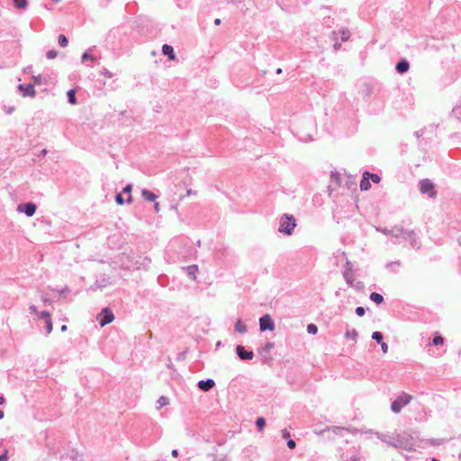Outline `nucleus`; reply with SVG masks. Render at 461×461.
Returning a JSON list of instances; mask_svg holds the SVG:
<instances>
[{
	"instance_id": "1",
	"label": "nucleus",
	"mask_w": 461,
	"mask_h": 461,
	"mask_svg": "<svg viewBox=\"0 0 461 461\" xmlns=\"http://www.w3.org/2000/svg\"><path fill=\"white\" fill-rule=\"evenodd\" d=\"M295 226V218L293 215L285 213L280 218L278 231L284 235L290 236L293 234Z\"/></svg>"
},
{
	"instance_id": "2",
	"label": "nucleus",
	"mask_w": 461,
	"mask_h": 461,
	"mask_svg": "<svg viewBox=\"0 0 461 461\" xmlns=\"http://www.w3.org/2000/svg\"><path fill=\"white\" fill-rule=\"evenodd\" d=\"M393 447L404 450H412L414 447L412 437L406 434H395Z\"/></svg>"
},
{
	"instance_id": "3",
	"label": "nucleus",
	"mask_w": 461,
	"mask_h": 461,
	"mask_svg": "<svg viewBox=\"0 0 461 461\" xmlns=\"http://www.w3.org/2000/svg\"><path fill=\"white\" fill-rule=\"evenodd\" d=\"M412 399V396L407 393H402L394 401L391 403V410L393 413H399L402 409L409 404Z\"/></svg>"
},
{
	"instance_id": "4",
	"label": "nucleus",
	"mask_w": 461,
	"mask_h": 461,
	"mask_svg": "<svg viewBox=\"0 0 461 461\" xmlns=\"http://www.w3.org/2000/svg\"><path fill=\"white\" fill-rule=\"evenodd\" d=\"M113 320L114 314L109 307L102 309V311L96 316V321L102 328L110 324Z\"/></svg>"
},
{
	"instance_id": "5",
	"label": "nucleus",
	"mask_w": 461,
	"mask_h": 461,
	"mask_svg": "<svg viewBox=\"0 0 461 461\" xmlns=\"http://www.w3.org/2000/svg\"><path fill=\"white\" fill-rule=\"evenodd\" d=\"M403 240L409 241L410 245L415 250L420 249L421 243L417 238V234L414 230H408L402 228V234L400 237Z\"/></svg>"
},
{
	"instance_id": "6",
	"label": "nucleus",
	"mask_w": 461,
	"mask_h": 461,
	"mask_svg": "<svg viewBox=\"0 0 461 461\" xmlns=\"http://www.w3.org/2000/svg\"><path fill=\"white\" fill-rule=\"evenodd\" d=\"M420 191L423 194H427L429 198H434L437 195L435 185L428 178L422 179L419 183Z\"/></svg>"
},
{
	"instance_id": "7",
	"label": "nucleus",
	"mask_w": 461,
	"mask_h": 461,
	"mask_svg": "<svg viewBox=\"0 0 461 461\" xmlns=\"http://www.w3.org/2000/svg\"><path fill=\"white\" fill-rule=\"evenodd\" d=\"M275 322L270 314L266 313L259 318L260 331H273L275 330Z\"/></svg>"
},
{
	"instance_id": "8",
	"label": "nucleus",
	"mask_w": 461,
	"mask_h": 461,
	"mask_svg": "<svg viewBox=\"0 0 461 461\" xmlns=\"http://www.w3.org/2000/svg\"><path fill=\"white\" fill-rule=\"evenodd\" d=\"M36 210L37 205L32 202L23 203L17 206V211L19 212H23L28 217L33 216L36 212Z\"/></svg>"
},
{
	"instance_id": "9",
	"label": "nucleus",
	"mask_w": 461,
	"mask_h": 461,
	"mask_svg": "<svg viewBox=\"0 0 461 461\" xmlns=\"http://www.w3.org/2000/svg\"><path fill=\"white\" fill-rule=\"evenodd\" d=\"M235 351L239 359L241 361H249L254 357L253 350H247L243 345H237Z\"/></svg>"
},
{
	"instance_id": "10",
	"label": "nucleus",
	"mask_w": 461,
	"mask_h": 461,
	"mask_svg": "<svg viewBox=\"0 0 461 461\" xmlns=\"http://www.w3.org/2000/svg\"><path fill=\"white\" fill-rule=\"evenodd\" d=\"M342 275H343V277H344L346 283L349 285H352L353 282L355 280V276L353 273V265L349 260L346 261L344 269L342 271Z\"/></svg>"
},
{
	"instance_id": "11",
	"label": "nucleus",
	"mask_w": 461,
	"mask_h": 461,
	"mask_svg": "<svg viewBox=\"0 0 461 461\" xmlns=\"http://www.w3.org/2000/svg\"><path fill=\"white\" fill-rule=\"evenodd\" d=\"M17 88L23 97H34L36 95L33 84H20Z\"/></svg>"
},
{
	"instance_id": "12",
	"label": "nucleus",
	"mask_w": 461,
	"mask_h": 461,
	"mask_svg": "<svg viewBox=\"0 0 461 461\" xmlns=\"http://www.w3.org/2000/svg\"><path fill=\"white\" fill-rule=\"evenodd\" d=\"M376 230L386 236H392L395 239H399L402 234V227L398 225H395L392 229L377 228Z\"/></svg>"
},
{
	"instance_id": "13",
	"label": "nucleus",
	"mask_w": 461,
	"mask_h": 461,
	"mask_svg": "<svg viewBox=\"0 0 461 461\" xmlns=\"http://www.w3.org/2000/svg\"><path fill=\"white\" fill-rule=\"evenodd\" d=\"M275 344L273 342H267L263 347L258 349V354L264 358L263 362L267 363V360L271 358L269 357L270 350L274 348Z\"/></svg>"
},
{
	"instance_id": "14",
	"label": "nucleus",
	"mask_w": 461,
	"mask_h": 461,
	"mask_svg": "<svg viewBox=\"0 0 461 461\" xmlns=\"http://www.w3.org/2000/svg\"><path fill=\"white\" fill-rule=\"evenodd\" d=\"M215 386V382L212 378H207L205 380H200L197 383V387L203 392H209Z\"/></svg>"
},
{
	"instance_id": "15",
	"label": "nucleus",
	"mask_w": 461,
	"mask_h": 461,
	"mask_svg": "<svg viewBox=\"0 0 461 461\" xmlns=\"http://www.w3.org/2000/svg\"><path fill=\"white\" fill-rule=\"evenodd\" d=\"M410 68V63L406 59H401L395 66V70L397 73L402 75L406 73Z\"/></svg>"
},
{
	"instance_id": "16",
	"label": "nucleus",
	"mask_w": 461,
	"mask_h": 461,
	"mask_svg": "<svg viewBox=\"0 0 461 461\" xmlns=\"http://www.w3.org/2000/svg\"><path fill=\"white\" fill-rule=\"evenodd\" d=\"M151 264V259L148 257L136 260L135 265L137 269L148 270Z\"/></svg>"
},
{
	"instance_id": "17",
	"label": "nucleus",
	"mask_w": 461,
	"mask_h": 461,
	"mask_svg": "<svg viewBox=\"0 0 461 461\" xmlns=\"http://www.w3.org/2000/svg\"><path fill=\"white\" fill-rule=\"evenodd\" d=\"M162 53L167 57L169 60H175L176 58L173 47L168 44H164L162 46Z\"/></svg>"
},
{
	"instance_id": "18",
	"label": "nucleus",
	"mask_w": 461,
	"mask_h": 461,
	"mask_svg": "<svg viewBox=\"0 0 461 461\" xmlns=\"http://www.w3.org/2000/svg\"><path fill=\"white\" fill-rule=\"evenodd\" d=\"M377 438L386 443L388 446H391V447H393V442H394V438H395V434H384V433H379Z\"/></svg>"
},
{
	"instance_id": "19",
	"label": "nucleus",
	"mask_w": 461,
	"mask_h": 461,
	"mask_svg": "<svg viewBox=\"0 0 461 461\" xmlns=\"http://www.w3.org/2000/svg\"><path fill=\"white\" fill-rule=\"evenodd\" d=\"M359 187L361 191H367L371 188L370 179L367 176H365V172L362 175V179L360 180Z\"/></svg>"
},
{
	"instance_id": "20",
	"label": "nucleus",
	"mask_w": 461,
	"mask_h": 461,
	"mask_svg": "<svg viewBox=\"0 0 461 461\" xmlns=\"http://www.w3.org/2000/svg\"><path fill=\"white\" fill-rule=\"evenodd\" d=\"M197 273H198V266L197 265H191L186 267V274L190 279L195 280Z\"/></svg>"
},
{
	"instance_id": "21",
	"label": "nucleus",
	"mask_w": 461,
	"mask_h": 461,
	"mask_svg": "<svg viewBox=\"0 0 461 461\" xmlns=\"http://www.w3.org/2000/svg\"><path fill=\"white\" fill-rule=\"evenodd\" d=\"M234 330L238 333L245 334L248 332L247 326L242 322L240 319H238L234 325Z\"/></svg>"
},
{
	"instance_id": "22",
	"label": "nucleus",
	"mask_w": 461,
	"mask_h": 461,
	"mask_svg": "<svg viewBox=\"0 0 461 461\" xmlns=\"http://www.w3.org/2000/svg\"><path fill=\"white\" fill-rule=\"evenodd\" d=\"M369 299L377 305L383 303L384 301V296L376 292H372L369 295Z\"/></svg>"
},
{
	"instance_id": "23",
	"label": "nucleus",
	"mask_w": 461,
	"mask_h": 461,
	"mask_svg": "<svg viewBox=\"0 0 461 461\" xmlns=\"http://www.w3.org/2000/svg\"><path fill=\"white\" fill-rule=\"evenodd\" d=\"M141 196L146 201H149V202H154L158 198V196L153 192H151L148 189H143L141 191Z\"/></svg>"
},
{
	"instance_id": "24",
	"label": "nucleus",
	"mask_w": 461,
	"mask_h": 461,
	"mask_svg": "<svg viewBox=\"0 0 461 461\" xmlns=\"http://www.w3.org/2000/svg\"><path fill=\"white\" fill-rule=\"evenodd\" d=\"M67 96H68V102L70 104H77V96H76V90L75 89H69L67 92Z\"/></svg>"
},
{
	"instance_id": "25",
	"label": "nucleus",
	"mask_w": 461,
	"mask_h": 461,
	"mask_svg": "<svg viewBox=\"0 0 461 461\" xmlns=\"http://www.w3.org/2000/svg\"><path fill=\"white\" fill-rule=\"evenodd\" d=\"M16 9L24 10L28 7V0H13Z\"/></svg>"
},
{
	"instance_id": "26",
	"label": "nucleus",
	"mask_w": 461,
	"mask_h": 461,
	"mask_svg": "<svg viewBox=\"0 0 461 461\" xmlns=\"http://www.w3.org/2000/svg\"><path fill=\"white\" fill-rule=\"evenodd\" d=\"M131 190H132V185L131 184H128L126 185L123 189H122V193L124 194H128V197L126 199V203H131L132 202V196H131Z\"/></svg>"
},
{
	"instance_id": "27",
	"label": "nucleus",
	"mask_w": 461,
	"mask_h": 461,
	"mask_svg": "<svg viewBox=\"0 0 461 461\" xmlns=\"http://www.w3.org/2000/svg\"><path fill=\"white\" fill-rule=\"evenodd\" d=\"M444 343V338L438 333L435 332L432 339V345L438 346Z\"/></svg>"
},
{
	"instance_id": "28",
	"label": "nucleus",
	"mask_w": 461,
	"mask_h": 461,
	"mask_svg": "<svg viewBox=\"0 0 461 461\" xmlns=\"http://www.w3.org/2000/svg\"><path fill=\"white\" fill-rule=\"evenodd\" d=\"M169 404V399L166 396H160L157 401V409H160Z\"/></svg>"
},
{
	"instance_id": "29",
	"label": "nucleus",
	"mask_w": 461,
	"mask_h": 461,
	"mask_svg": "<svg viewBox=\"0 0 461 461\" xmlns=\"http://www.w3.org/2000/svg\"><path fill=\"white\" fill-rule=\"evenodd\" d=\"M447 442V438H429V439H428V443L430 446H440V445H444Z\"/></svg>"
},
{
	"instance_id": "30",
	"label": "nucleus",
	"mask_w": 461,
	"mask_h": 461,
	"mask_svg": "<svg viewBox=\"0 0 461 461\" xmlns=\"http://www.w3.org/2000/svg\"><path fill=\"white\" fill-rule=\"evenodd\" d=\"M256 428L258 431H262L266 426V420L263 417H258L255 422Z\"/></svg>"
},
{
	"instance_id": "31",
	"label": "nucleus",
	"mask_w": 461,
	"mask_h": 461,
	"mask_svg": "<svg viewBox=\"0 0 461 461\" xmlns=\"http://www.w3.org/2000/svg\"><path fill=\"white\" fill-rule=\"evenodd\" d=\"M365 176H367L369 177L370 181H372L375 184H378L381 181V177L375 173L365 171Z\"/></svg>"
},
{
	"instance_id": "32",
	"label": "nucleus",
	"mask_w": 461,
	"mask_h": 461,
	"mask_svg": "<svg viewBox=\"0 0 461 461\" xmlns=\"http://www.w3.org/2000/svg\"><path fill=\"white\" fill-rule=\"evenodd\" d=\"M373 340L376 341L378 344L384 341V335L381 331H374L371 335Z\"/></svg>"
},
{
	"instance_id": "33",
	"label": "nucleus",
	"mask_w": 461,
	"mask_h": 461,
	"mask_svg": "<svg viewBox=\"0 0 461 461\" xmlns=\"http://www.w3.org/2000/svg\"><path fill=\"white\" fill-rule=\"evenodd\" d=\"M358 336V332L357 331V330L353 329L351 330H348L345 334V337L346 339H352L354 340L355 342L357 341V338Z\"/></svg>"
},
{
	"instance_id": "34",
	"label": "nucleus",
	"mask_w": 461,
	"mask_h": 461,
	"mask_svg": "<svg viewBox=\"0 0 461 461\" xmlns=\"http://www.w3.org/2000/svg\"><path fill=\"white\" fill-rule=\"evenodd\" d=\"M58 43L60 47L65 48L68 44V40L64 34H59L58 38Z\"/></svg>"
},
{
	"instance_id": "35",
	"label": "nucleus",
	"mask_w": 461,
	"mask_h": 461,
	"mask_svg": "<svg viewBox=\"0 0 461 461\" xmlns=\"http://www.w3.org/2000/svg\"><path fill=\"white\" fill-rule=\"evenodd\" d=\"M108 283H109L108 278L103 277L100 280H96L95 283V285L97 288H103V287H105L108 285Z\"/></svg>"
},
{
	"instance_id": "36",
	"label": "nucleus",
	"mask_w": 461,
	"mask_h": 461,
	"mask_svg": "<svg viewBox=\"0 0 461 461\" xmlns=\"http://www.w3.org/2000/svg\"><path fill=\"white\" fill-rule=\"evenodd\" d=\"M90 51H91V49H89V50H86V51L82 54V56H81V61H82V62H85V61H86V60H94V59H95V58H94L92 55H90V53H89Z\"/></svg>"
},
{
	"instance_id": "37",
	"label": "nucleus",
	"mask_w": 461,
	"mask_h": 461,
	"mask_svg": "<svg viewBox=\"0 0 461 461\" xmlns=\"http://www.w3.org/2000/svg\"><path fill=\"white\" fill-rule=\"evenodd\" d=\"M307 332L311 335H315L318 332V327L314 323H310L307 325Z\"/></svg>"
},
{
	"instance_id": "38",
	"label": "nucleus",
	"mask_w": 461,
	"mask_h": 461,
	"mask_svg": "<svg viewBox=\"0 0 461 461\" xmlns=\"http://www.w3.org/2000/svg\"><path fill=\"white\" fill-rule=\"evenodd\" d=\"M330 178L333 182H335L336 184L339 185V181H340V175L339 172L337 171H331L330 173Z\"/></svg>"
},
{
	"instance_id": "39",
	"label": "nucleus",
	"mask_w": 461,
	"mask_h": 461,
	"mask_svg": "<svg viewBox=\"0 0 461 461\" xmlns=\"http://www.w3.org/2000/svg\"><path fill=\"white\" fill-rule=\"evenodd\" d=\"M176 2L177 6L182 9L187 8L190 4V0H176Z\"/></svg>"
},
{
	"instance_id": "40",
	"label": "nucleus",
	"mask_w": 461,
	"mask_h": 461,
	"mask_svg": "<svg viewBox=\"0 0 461 461\" xmlns=\"http://www.w3.org/2000/svg\"><path fill=\"white\" fill-rule=\"evenodd\" d=\"M331 37L333 38V40L335 41L334 42V50H339L341 47V44L338 41L337 38H336V32L335 31H332L331 33H330Z\"/></svg>"
},
{
	"instance_id": "41",
	"label": "nucleus",
	"mask_w": 461,
	"mask_h": 461,
	"mask_svg": "<svg viewBox=\"0 0 461 461\" xmlns=\"http://www.w3.org/2000/svg\"><path fill=\"white\" fill-rule=\"evenodd\" d=\"M115 202L119 205H122V204H124V203H126V201L123 199V196H122V193L116 194V195H115Z\"/></svg>"
},
{
	"instance_id": "42",
	"label": "nucleus",
	"mask_w": 461,
	"mask_h": 461,
	"mask_svg": "<svg viewBox=\"0 0 461 461\" xmlns=\"http://www.w3.org/2000/svg\"><path fill=\"white\" fill-rule=\"evenodd\" d=\"M58 56V51L55 50H50L46 52V58L49 59H55Z\"/></svg>"
},
{
	"instance_id": "43",
	"label": "nucleus",
	"mask_w": 461,
	"mask_h": 461,
	"mask_svg": "<svg viewBox=\"0 0 461 461\" xmlns=\"http://www.w3.org/2000/svg\"><path fill=\"white\" fill-rule=\"evenodd\" d=\"M350 37V32L348 30L345 29V30H342L341 31V41H346L349 39Z\"/></svg>"
},
{
	"instance_id": "44",
	"label": "nucleus",
	"mask_w": 461,
	"mask_h": 461,
	"mask_svg": "<svg viewBox=\"0 0 461 461\" xmlns=\"http://www.w3.org/2000/svg\"><path fill=\"white\" fill-rule=\"evenodd\" d=\"M355 312L358 317H363L366 313V309L363 306H357Z\"/></svg>"
},
{
	"instance_id": "45",
	"label": "nucleus",
	"mask_w": 461,
	"mask_h": 461,
	"mask_svg": "<svg viewBox=\"0 0 461 461\" xmlns=\"http://www.w3.org/2000/svg\"><path fill=\"white\" fill-rule=\"evenodd\" d=\"M40 317L43 319L45 321L51 319L50 313L48 311H42L40 314Z\"/></svg>"
},
{
	"instance_id": "46",
	"label": "nucleus",
	"mask_w": 461,
	"mask_h": 461,
	"mask_svg": "<svg viewBox=\"0 0 461 461\" xmlns=\"http://www.w3.org/2000/svg\"><path fill=\"white\" fill-rule=\"evenodd\" d=\"M186 354H187L186 350L178 353L176 357V361H183V360H185L186 358Z\"/></svg>"
},
{
	"instance_id": "47",
	"label": "nucleus",
	"mask_w": 461,
	"mask_h": 461,
	"mask_svg": "<svg viewBox=\"0 0 461 461\" xmlns=\"http://www.w3.org/2000/svg\"><path fill=\"white\" fill-rule=\"evenodd\" d=\"M100 73L107 78H111L113 77V73L105 68H103Z\"/></svg>"
},
{
	"instance_id": "48",
	"label": "nucleus",
	"mask_w": 461,
	"mask_h": 461,
	"mask_svg": "<svg viewBox=\"0 0 461 461\" xmlns=\"http://www.w3.org/2000/svg\"><path fill=\"white\" fill-rule=\"evenodd\" d=\"M46 322V331L48 334H50L51 331H52V329H53V325H52V321L51 319L50 320H48Z\"/></svg>"
},
{
	"instance_id": "49",
	"label": "nucleus",
	"mask_w": 461,
	"mask_h": 461,
	"mask_svg": "<svg viewBox=\"0 0 461 461\" xmlns=\"http://www.w3.org/2000/svg\"><path fill=\"white\" fill-rule=\"evenodd\" d=\"M400 267L401 266V261L400 260H396V261H392V262H388L386 264V268H392L393 267Z\"/></svg>"
},
{
	"instance_id": "50",
	"label": "nucleus",
	"mask_w": 461,
	"mask_h": 461,
	"mask_svg": "<svg viewBox=\"0 0 461 461\" xmlns=\"http://www.w3.org/2000/svg\"><path fill=\"white\" fill-rule=\"evenodd\" d=\"M281 434H282V438H285V439H287V440H288L289 438H290V437H291V434H290V432L287 430V429H283L281 430Z\"/></svg>"
},
{
	"instance_id": "51",
	"label": "nucleus",
	"mask_w": 461,
	"mask_h": 461,
	"mask_svg": "<svg viewBox=\"0 0 461 461\" xmlns=\"http://www.w3.org/2000/svg\"><path fill=\"white\" fill-rule=\"evenodd\" d=\"M286 445L287 447L290 448V449H294L296 447V443L294 439L292 438H289L286 442Z\"/></svg>"
},
{
	"instance_id": "52",
	"label": "nucleus",
	"mask_w": 461,
	"mask_h": 461,
	"mask_svg": "<svg viewBox=\"0 0 461 461\" xmlns=\"http://www.w3.org/2000/svg\"><path fill=\"white\" fill-rule=\"evenodd\" d=\"M32 79H33L34 84L40 85L42 81V76L41 75L33 76Z\"/></svg>"
},
{
	"instance_id": "53",
	"label": "nucleus",
	"mask_w": 461,
	"mask_h": 461,
	"mask_svg": "<svg viewBox=\"0 0 461 461\" xmlns=\"http://www.w3.org/2000/svg\"><path fill=\"white\" fill-rule=\"evenodd\" d=\"M8 460V450L5 449V452L0 455V461H7Z\"/></svg>"
},
{
	"instance_id": "54",
	"label": "nucleus",
	"mask_w": 461,
	"mask_h": 461,
	"mask_svg": "<svg viewBox=\"0 0 461 461\" xmlns=\"http://www.w3.org/2000/svg\"><path fill=\"white\" fill-rule=\"evenodd\" d=\"M380 345H381V348H382L383 353H387V351H388V345L384 341L380 343Z\"/></svg>"
},
{
	"instance_id": "55",
	"label": "nucleus",
	"mask_w": 461,
	"mask_h": 461,
	"mask_svg": "<svg viewBox=\"0 0 461 461\" xmlns=\"http://www.w3.org/2000/svg\"><path fill=\"white\" fill-rule=\"evenodd\" d=\"M349 461H361V458L357 455H352Z\"/></svg>"
},
{
	"instance_id": "56",
	"label": "nucleus",
	"mask_w": 461,
	"mask_h": 461,
	"mask_svg": "<svg viewBox=\"0 0 461 461\" xmlns=\"http://www.w3.org/2000/svg\"><path fill=\"white\" fill-rule=\"evenodd\" d=\"M41 300L45 304H50L52 303V301L50 298H47L45 296H42Z\"/></svg>"
},
{
	"instance_id": "57",
	"label": "nucleus",
	"mask_w": 461,
	"mask_h": 461,
	"mask_svg": "<svg viewBox=\"0 0 461 461\" xmlns=\"http://www.w3.org/2000/svg\"><path fill=\"white\" fill-rule=\"evenodd\" d=\"M458 110L459 108L458 107H454L451 111V115L453 116H457V113H458Z\"/></svg>"
},
{
	"instance_id": "58",
	"label": "nucleus",
	"mask_w": 461,
	"mask_h": 461,
	"mask_svg": "<svg viewBox=\"0 0 461 461\" xmlns=\"http://www.w3.org/2000/svg\"><path fill=\"white\" fill-rule=\"evenodd\" d=\"M5 402H6L5 397L3 394H1L0 395V405L5 404Z\"/></svg>"
},
{
	"instance_id": "59",
	"label": "nucleus",
	"mask_w": 461,
	"mask_h": 461,
	"mask_svg": "<svg viewBox=\"0 0 461 461\" xmlns=\"http://www.w3.org/2000/svg\"><path fill=\"white\" fill-rule=\"evenodd\" d=\"M171 454H172V456H173L174 457H177V456H178V455H179V452H178V450H177V449H173V450H172V452H171Z\"/></svg>"
},
{
	"instance_id": "60",
	"label": "nucleus",
	"mask_w": 461,
	"mask_h": 461,
	"mask_svg": "<svg viewBox=\"0 0 461 461\" xmlns=\"http://www.w3.org/2000/svg\"><path fill=\"white\" fill-rule=\"evenodd\" d=\"M343 429H343V428H341V427H334V428H333V431H334L335 433H337L338 431H341V430H343Z\"/></svg>"
},
{
	"instance_id": "61",
	"label": "nucleus",
	"mask_w": 461,
	"mask_h": 461,
	"mask_svg": "<svg viewBox=\"0 0 461 461\" xmlns=\"http://www.w3.org/2000/svg\"><path fill=\"white\" fill-rule=\"evenodd\" d=\"M213 23H214L215 25H220L221 23V20L220 18H216V19H214Z\"/></svg>"
},
{
	"instance_id": "62",
	"label": "nucleus",
	"mask_w": 461,
	"mask_h": 461,
	"mask_svg": "<svg viewBox=\"0 0 461 461\" xmlns=\"http://www.w3.org/2000/svg\"><path fill=\"white\" fill-rule=\"evenodd\" d=\"M30 311H31L32 312H35L37 311L36 306H35V305H31V306H30Z\"/></svg>"
},
{
	"instance_id": "63",
	"label": "nucleus",
	"mask_w": 461,
	"mask_h": 461,
	"mask_svg": "<svg viewBox=\"0 0 461 461\" xmlns=\"http://www.w3.org/2000/svg\"><path fill=\"white\" fill-rule=\"evenodd\" d=\"M154 209H155L156 212L159 211V203H155Z\"/></svg>"
},
{
	"instance_id": "64",
	"label": "nucleus",
	"mask_w": 461,
	"mask_h": 461,
	"mask_svg": "<svg viewBox=\"0 0 461 461\" xmlns=\"http://www.w3.org/2000/svg\"><path fill=\"white\" fill-rule=\"evenodd\" d=\"M212 461H224V459L223 458L219 459L216 456H214Z\"/></svg>"
}]
</instances>
